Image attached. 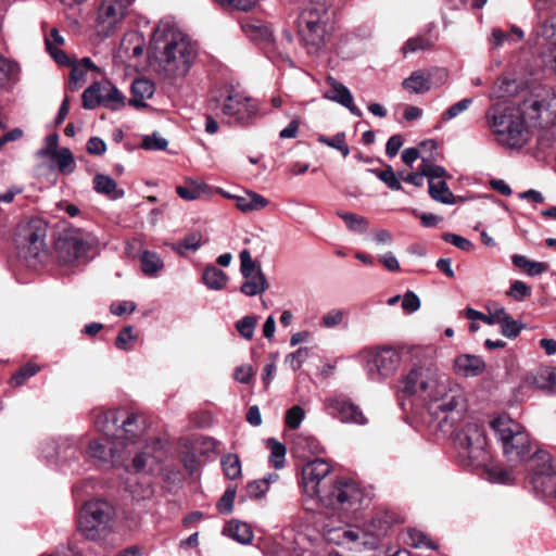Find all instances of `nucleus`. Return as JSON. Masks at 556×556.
Masks as SVG:
<instances>
[{
	"instance_id": "1a4fd4ad",
	"label": "nucleus",
	"mask_w": 556,
	"mask_h": 556,
	"mask_svg": "<svg viewBox=\"0 0 556 556\" xmlns=\"http://www.w3.org/2000/svg\"><path fill=\"white\" fill-rule=\"evenodd\" d=\"M115 518L114 506L105 500H91L80 509L78 530L88 540L96 541L110 528Z\"/></svg>"
},
{
	"instance_id": "79ce46f5",
	"label": "nucleus",
	"mask_w": 556,
	"mask_h": 556,
	"mask_svg": "<svg viewBox=\"0 0 556 556\" xmlns=\"http://www.w3.org/2000/svg\"><path fill=\"white\" fill-rule=\"evenodd\" d=\"M480 468L484 469L488 479L493 483L507 484L514 481V471L511 469H505L498 465H490L489 462Z\"/></svg>"
},
{
	"instance_id": "4d7b16f0",
	"label": "nucleus",
	"mask_w": 556,
	"mask_h": 556,
	"mask_svg": "<svg viewBox=\"0 0 556 556\" xmlns=\"http://www.w3.org/2000/svg\"><path fill=\"white\" fill-rule=\"evenodd\" d=\"M421 170L428 179H433L434 181L444 180L447 176L445 168L439 165L431 164L428 160L422 157Z\"/></svg>"
},
{
	"instance_id": "4be33fe9",
	"label": "nucleus",
	"mask_w": 556,
	"mask_h": 556,
	"mask_svg": "<svg viewBox=\"0 0 556 556\" xmlns=\"http://www.w3.org/2000/svg\"><path fill=\"white\" fill-rule=\"evenodd\" d=\"M530 41L543 49L540 53L543 64L556 72V17L535 28Z\"/></svg>"
},
{
	"instance_id": "ddd939ff",
	"label": "nucleus",
	"mask_w": 556,
	"mask_h": 556,
	"mask_svg": "<svg viewBox=\"0 0 556 556\" xmlns=\"http://www.w3.org/2000/svg\"><path fill=\"white\" fill-rule=\"evenodd\" d=\"M46 226L40 220H33L21 227L16 235L20 255L26 261H41L46 256Z\"/></svg>"
},
{
	"instance_id": "69168bd1",
	"label": "nucleus",
	"mask_w": 556,
	"mask_h": 556,
	"mask_svg": "<svg viewBox=\"0 0 556 556\" xmlns=\"http://www.w3.org/2000/svg\"><path fill=\"white\" fill-rule=\"evenodd\" d=\"M429 47V41L422 37L409 38L402 48L404 55L413 53L419 50H424Z\"/></svg>"
},
{
	"instance_id": "9d476101",
	"label": "nucleus",
	"mask_w": 556,
	"mask_h": 556,
	"mask_svg": "<svg viewBox=\"0 0 556 556\" xmlns=\"http://www.w3.org/2000/svg\"><path fill=\"white\" fill-rule=\"evenodd\" d=\"M135 0H98L93 27L98 36L108 38L123 26Z\"/></svg>"
},
{
	"instance_id": "052dcab7",
	"label": "nucleus",
	"mask_w": 556,
	"mask_h": 556,
	"mask_svg": "<svg viewBox=\"0 0 556 556\" xmlns=\"http://www.w3.org/2000/svg\"><path fill=\"white\" fill-rule=\"evenodd\" d=\"M58 144H59V136L56 134H51L46 137L45 147L39 149L36 152V155L40 159H43V157L51 159L53 155H55L59 152Z\"/></svg>"
},
{
	"instance_id": "bf43d9fd",
	"label": "nucleus",
	"mask_w": 556,
	"mask_h": 556,
	"mask_svg": "<svg viewBox=\"0 0 556 556\" xmlns=\"http://www.w3.org/2000/svg\"><path fill=\"white\" fill-rule=\"evenodd\" d=\"M472 104V99L465 98L453 105H451L447 110H445L442 114V119L444 122H448L455 117H457L459 114L465 112L469 109V106Z\"/></svg>"
},
{
	"instance_id": "a18cd8bd",
	"label": "nucleus",
	"mask_w": 556,
	"mask_h": 556,
	"mask_svg": "<svg viewBox=\"0 0 556 556\" xmlns=\"http://www.w3.org/2000/svg\"><path fill=\"white\" fill-rule=\"evenodd\" d=\"M266 447L269 450V462L276 469H281L286 460V446L274 438L266 441Z\"/></svg>"
},
{
	"instance_id": "20e7f679",
	"label": "nucleus",
	"mask_w": 556,
	"mask_h": 556,
	"mask_svg": "<svg viewBox=\"0 0 556 556\" xmlns=\"http://www.w3.org/2000/svg\"><path fill=\"white\" fill-rule=\"evenodd\" d=\"M521 114L525 118L528 139L532 129L539 131L538 142L542 149L552 148L556 143V94H531L521 102Z\"/></svg>"
},
{
	"instance_id": "338daca9",
	"label": "nucleus",
	"mask_w": 556,
	"mask_h": 556,
	"mask_svg": "<svg viewBox=\"0 0 556 556\" xmlns=\"http://www.w3.org/2000/svg\"><path fill=\"white\" fill-rule=\"evenodd\" d=\"M530 288L522 281L516 280L511 283L507 295L516 301H522L526 296L530 295Z\"/></svg>"
},
{
	"instance_id": "2f4dec72",
	"label": "nucleus",
	"mask_w": 556,
	"mask_h": 556,
	"mask_svg": "<svg viewBox=\"0 0 556 556\" xmlns=\"http://www.w3.org/2000/svg\"><path fill=\"white\" fill-rule=\"evenodd\" d=\"M223 534L231 538L240 544H250L253 540L251 527L238 520H231L223 530Z\"/></svg>"
},
{
	"instance_id": "dca6fc26",
	"label": "nucleus",
	"mask_w": 556,
	"mask_h": 556,
	"mask_svg": "<svg viewBox=\"0 0 556 556\" xmlns=\"http://www.w3.org/2000/svg\"><path fill=\"white\" fill-rule=\"evenodd\" d=\"M163 442L160 439H150L140 443V447L130 448L127 459L130 470L128 472L153 475L160 467Z\"/></svg>"
},
{
	"instance_id": "0e129e2a",
	"label": "nucleus",
	"mask_w": 556,
	"mask_h": 556,
	"mask_svg": "<svg viewBox=\"0 0 556 556\" xmlns=\"http://www.w3.org/2000/svg\"><path fill=\"white\" fill-rule=\"evenodd\" d=\"M269 488V480L268 479H260L254 480L250 482L247 485V492L250 497H261L263 496Z\"/></svg>"
},
{
	"instance_id": "3c124183",
	"label": "nucleus",
	"mask_w": 556,
	"mask_h": 556,
	"mask_svg": "<svg viewBox=\"0 0 556 556\" xmlns=\"http://www.w3.org/2000/svg\"><path fill=\"white\" fill-rule=\"evenodd\" d=\"M318 141L325 146L337 149L342 153L345 157L350 153V148L345 142V134L338 132L333 138H328L326 136H319Z\"/></svg>"
},
{
	"instance_id": "e433bc0d",
	"label": "nucleus",
	"mask_w": 556,
	"mask_h": 556,
	"mask_svg": "<svg viewBox=\"0 0 556 556\" xmlns=\"http://www.w3.org/2000/svg\"><path fill=\"white\" fill-rule=\"evenodd\" d=\"M532 383L538 389L556 393V369L553 367L538 369L532 376Z\"/></svg>"
},
{
	"instance_id": "bb28decb",
	"label": "nucleus",
	"mask_w": 556,
	"mask_h": 556,
	"mask_svg": "<svg viewBox=\"0 0 556 556\" xmlns=\"http://www.w3.org/2000/svg\"><path fill=\"white\" fill-rule=\"evenodd\" d=\"M454 367L464 377H476L484 371L485 364L479 356L464 354L455 359Z\"/></svg>"
},
{
	"instance_id": "7c9ffc66",
	"label": "nucleus",
	"mask_w": 556,
	"mask_h": 556,
	"mask_svg": "<svg viewBox=\"0 0 556 556\" xmlns=\"http://www.w3.org/2000/svg\"><path fill=\"white\" fill-rule=\"evenodd\" d=\"M523 38L525 31L516 25H511L508 29L494 28L491 34V42L496 48L504 45L514 46Z\"/></svg>"
},
{
	"instance_id": "c85d7f7f",
	"label": "nucleus",
	"mask_w": 556,
	"mask_h": 556,
	"mask_svg": "<svg viewBox=\"0 0 556 556\" xmlns=\"http://www.w3.org/2000/svg\"><path fill=\"white\" fill-rule=\"evenodd\" d=\"M146 40L142 34L132 30L124 35L121 46L119 53L126 58H137L143 53Z\"/></svg>"
},
{
	"instance_id": "6e6552de",
	"label": "nucleus",
	"mask_w": 556,
	"mask_h": 556,
	"mask_svg": "<svg viewBox=\"0 0 556 556\" xmlns=\"http://www.w3.org/2000/svg\"><path fill=\"white\" fill-rule=\"evenodd\" d=\"M97 239L78 228L62 230L55 241V252L61 264L76 266L88 262Z\"/></svg>"
},
{
	"instance_id": "393cba45",
	"label": "nucleus",
	"mask_w": 556,
	"mask_h": 556,
	"mask_svg": "<svg viewBox=\"0 0 556 556\" xmlns=\"http://www.w3.org/2000/svg\"><path fill=\"white\" fill-rule=\"evenodd\" d=\"M327 84L329 85V89L324 94L326 99L346 108L354 116H362V111L354 105L353 96L344 85L338 83L332 77L327 79Z\"/></svg>"
},
{
	"instance_id": "f704fd0d",
	"label": "nucleus",
	"mask_w": 556,
	"mask_h": 556,
	"mask_svg": "<svg viewBox=\"0 0 556 556\" xmlns=\"http://www.w3.org/2000/svg\"><path fill=\"white\" fill-rule=\"evenodd\" d=\"M489 314H483L477 309L468 307L465 315L470 320H481L486 325H495L500 323V317L504 314V307L497 303H491L488 305Z\"/></svg>"
},
{
	"instance_id": "b1692460",
	"label": "nucleus",
	"mask_w": 556,
	"mask_h": 556,
	"mask_svg": "<svg viewBox=\"0 0 556 556\" xmlns=\"http://www.w3.org/2000/svg\"><path fill=\"white\" fill-rule=\"evenodd\" d=\"M121 410L118 409H103L94 408L91 412L96 428L105 437H114L117 433L121 422Z\"/></svg>"
},
{
	"instance_id": "13d9d810",
	"label": "nucleus",
	"mask_w": 556,
	"mask_h": 556,
	"mask_svg": "<svg viewBox=\"0 0 556 556\" xmlns=\"http://www.w3.org/2000/svg\"><path fill=\"white\" fill-rule=\"evenodd\" d=\"M409 544L414 547L420 548L426 547L429 549H435L437 544L430 540L424 532L418 530H410L408 532Z\"/></svg>"
},
{
	"instance_id": "f8f14e48",
	"label": "nucleus",
	"mask_w": 556,
	"mask_h": 556,
	"mask_svg": "<svg viewBox=\"0 0 556 556\" xmlns=\"http://www.w3.org/2000/svg\"><path fill=\"white\" fill-rule=\"evenodd\" d=\"M531 484L543 497L556 498V460L543 450H538L531 457Z\"/></svg>"
},
{
	"instance_id": "680f3d73",
	"label": "nucleus",
	"mask_w": 556,
	"mask_h": 556,
	"mask_svg": "<svg viewBox=\"0 0 556 556\" xmlns=\"http://www.w3.org/2000/svg\"><path fill=\"white\" fill-rule=\"evenodd\" d=\"M134 328L131 326L124 327L117 334L115 345L117 349L123 351L131 350V342L135 341L136 337L132 333Z\"/></svg>"
},
{
	"instance_id": "6e6d98bb",
	"label": "nucleus",
	"mask_w": 556,
	"mask_h": 556,
	"mask_svg": "<svg viewBox=\"0 0 556 556\" xmlns=\"http://www.w3.org/2000/svg\"><path fill=\"white\" fill-rule=\"evenodd\" d=\"M168 141L159 132H153L143 137L141 147L146 150L162 151L167 148Z\"/></svg>"
},
{
	"instance_id": "6ab92c4d",
	"label": "nucleus",
	"mask_w": 556,
	"mask_h": 556,
	"mask_svg": "<svg viewBox=\"0 0 556 556\" xmlns=\"http://www.w3.org/2000/svg\"><path fill=\"white\" fill-rule=\"evenodd\" d=\"M240 273L243 282L240 291L247 296H255L264 293L269 285L262 270L261 264L254 261L248 250L240 252Z\"/></svg>"
},
{
	"instance_id": "0eeeda50",
	"label": "nucleus",
	"mask_w": 556,
	"mask_h": 556,
	"mask_svg": "<svg viewBox=\"0 0 556 556\" xmlns=\"http://www.w3.org/2000/svg\"><path fill=\"white\" fill-rule=\"evenodd\" d=\"M455 444L459 462L464 467L478 469L490 462L485 432L482 426L468 422L456 434Z\"/></svg>"
},
{
	"instance_id": "c03bdc74",
	"label": "nucleus",
	"mask_w": 556,
	"mask_h": 556,
	"mask_svg": "<svg viewBox=\"0 0 556 556\" xmlns=\"http://www.w3.org/2000/svg\"><path fill=\"white\" fill-rule=\"evenodd\" d=\"M338 216L345 223L348 229L356 233H365L369 222L366 217L350 212H338Z\"/></svg>"
},
{
	"instance_id": "72a5a7b5",
	"label": "nucleus",
	"mask_w": 556,
	"mask_h": 556,
	"mask_svg": "<svg viewBox=\"0 0 556 556\" xmlns=\"http://www.w3.org/2000/svg\"><path fill=\"white\" fill-rule=\"evenodd\" d=\"M94 190L108 195L112 200L124 197V190L118 189L115 180L108 175L98 174L93 178Z\"/></svg>"
},
{
	"instance_id": "c9c22d12",
	"label": "nucleus",
	"mask_w": 556,
	"mask_h": 556,
	"mask_svg": "<svg viewBox=\"0 0 556 556\" xmlns=\"http://www.w3.org/2000/svg\"><path fill=\"white\" fill-rule=\"evenodd\" d=\"M202 281L210 290L219 291L226 287L228 276L216 266L208 265L203 270Z\"/></svg>"
},
{
	"instance_id": "412c9836",
	"label": "nucleus",
	"mask_w": 556,
	"mask_h": 556,
	"mask_svg": "<svg viewBox=\"0 0 556 556\" xmlns=\"http://www.w3.org/2000/svg\"><path fill=\"white\" fill-rule=\"evenodd\" d=\"M220 114L230 123L249 124L258 115V106L255 100L240 92L228 94L220 105Z\"/></svg>"
},
{
	"instance_id": "5fc2aeb1",
	"label": "nucleus",
	"mask_w": 556,
	"mask_h": 556,
	"mask_svg": "<svg viewBox=\"0 0 556 556\" xmlns=\"http://www.w3.org/2000/svg\"><path fill=\"white\" fill-rule=\"evenodd\" d=\"M304 417V409L301 406L295 405L287 410L285 416V424L289 429L295 430L301 426Z\"/></svg>"
},
{
	"instance_id": "2eb2a0df",
	"label": "nucleus",
	"mask_w": 556,
	"mask_h": 556,
	"mask_svg": "<svg viewBox=\"0 0 556 556\" xmlns=\"http://www.w3.org/2000/svg\"><path fill=\"white\" fill-rule=\"evenodd\" d=\"M87 454L105 468L122 467L126 471L130 470L127 464L129 457L122 448L121 442H117L114 437L104 435L103 438L91 440L88 444Z\"/></svg>"
},
{
	"instance_id": "a19ab883",
	"label": "nucleus",
	"mask_w": 556,
	"mask_h": 556,
	"mask_svg": "<svg viewBox=\"0 0 556 556\" xmlns=\"http://www.w3.org/2000/svg\"><path fill=\"white\" fill-rule=\"evenodd\" d=\"M127 491L136 503L150 501L154 494V489L150 481L131 482L128 484Z\"/></svg>"
},
{
	"instance_id": "8fccbe9b",
	"label": "nucleus",
	"mask_w": 556,
	"mask_h": 556,
	"mask_svg": "<svg viewBox=\"0 0 556 556\" xmlns=\"http://www.w3.org/2000/svg\"><path fill=\"white\" fill-rule=\"evenodd\" d=\"M38 371H40V367L36 364H26L22 367L15 375L10 379V384L14 388H18L23 386L27 379L35 376Z\"/></svg>"
},
{
	"instance_id": "774afa93",
	"label": "nucleus",
	"mask_w": 556,
	"mask_h": 556,
	"mask_svg": "<svg viewBox=\"0 0 556 556\" xmlns=\"http://www.w3.org/2000/svg\"><path fill=\"white\" fill-rule=\"evenodd\" d=\"M40 556H83V554L74 545L67 543L60 544L52 553L42 554Z\"/></svg>"
},
{
	"instance_id": "de8ad7c7",
	"label": "nucleus",
	"mask_w": 556,
	"mask_h": 556,
	"mask_svg": "<svg viewBox=\"0 0 556 556\" xmlns=\"http://www.w3.org/2000/svg\"><path fill=\"white\" fill-rule=\"evenodd\" d=\"M498 319H500L498 324H501V332L503 336H505L506 338H509V339H514V338L518 337V334L520 333V331L523 327L519 321L514 320L510 317V315L506 313L505 309H504V314Z\"/></svg>"
},
{
	"instance_id": "37998d69",
	"label": "nucleus",
	"mask_w": 556,
	"mask_h": 556,
	"mask_svg": "<svg viewBox=\"0 0 556 556\" xmlns=\"http://www.w3.org/2000/svg\"><path fill=\"white\" fill-rule=\"evenodd\" d=\"M58 170L62 174H71L76 167V163L73 153L68 148H62L59 152L50 159Z\"/></svg>"
},
{
	"instance_id": "7ed1b4c3",
	"label": "nucleus",
	"mask_w": 556,
	"mask_h": 556,
	"mask_svg": "<svg viewBox=\"0 0 556 556\" xmlns=\"http://www.w3.org/2000/svg\"><path fill=\"white\" fill-rule=\"evenodd\" d=\"M485 123L501 146L515 149L528 142L521 103L515 105L511 101L503 100L491 104L485 112Z\"/></svg>"
},
{
	"instance_id": "f03ea898",
	"label": "nucleus",
	"mask_w": 556,
	"mask_h": 556,
	"mask_svg": "<svg viewBox=\"0 0 556 556\" xmlns=\"http://www.w3.org/2000/svg\"><path fill=\"white\" fill-rule=\"evenodd\" d=\"M151 41L159 68L166 79L182 78L189 73L197 56V47L172 20L157 23Z\"/></svg>"
},
{
	"instance_id": "473e14b6",
	"label": "nucleus",
	"mask_w": 556,
	"mask_h": 556,
	"mask_svg": "<svg viewBox=\"0 0 556 556\" xmlns=\"http://www.w3.org/2000/svg\"><path fill=\"white\" fill-rule=\"evenodd\" d=\"M236 206L244 213L260 211L268 205V200L256 192H245L244 195L233 197Z\"/></svg>"
},
{
	"instance_id": "09e8293b",
	"label": "nucleus",
	"mask_w": 556,
	"mask_h": 556,
	"mask_svg": "<svg viewBox=\"0 0 556 556\" xmlns=\"http://www.w3.org/2000/svg\"><path fill=\"white\" fill-rule=\"evenodd\" d=\"M202 244V235L200 232H191L187 235L180 242L173 245V249L180 255L185 254V251L191 250L197 251Z\"/></svg>"
},
{
	"instance_id": "f257e3e1",
	"label": "nucleus",
	"mask_w": 556,
	"mask_h": 556,
	"mask_svg": "<svg viewBox=\"0 0 556 556\" xmlns=\"http://www.w3.org/2000/svg\"><path fill=\"white\" fill-rule=\"evenodd\" d=\"M400 392L415 396L438 420L443 432L453 428L466 409L463 389L430 358L414 363L399 382Z\"/></svg>"
},
{
	"instance_id": "9b49d317",
	"label": "nucleus",
	"mask_w": 556,
	"mask_h": 556,
	"mask_svg": "<svg viewBox=\"0 0 556 556\" xmlns=\"http://www.w3.org/2000/svg\"><path fill=\"white\" fill-rule=\"evenodd\" d=\"M364 496V491L357 482L342 478L328 488L319 504L336 510H356L362 506Z\"/></svg>"
},
{
	"instance_id": "39448f33",
	"label": "nucleus",
	"mask_w": 556,
	"mask_h": 556,
	"mask_svg": "<svg viewBox=\"0 0 556 556\" xmlns=\"http://www.w3.org/2000/svg\"><path fill=\"white\" fill-rule=\"evenodd\" d=\"M503 455L510 467L518 466L530 459L531 441L526 428L507 415H501L491 421Z\"/></svg>"
},
{
	"instance_id": "603ef678",
	"label": "nucleus",
	"mask_w": 556,
	"mask_h": 556,
	"mask_svg": "<svg viewBox=\"0 0 556 556\" xmlns=\"http://www.w3.org/2000/svg\"><path fill=\"white\" fill-rule=\"evenodd\" d=\"M257 325L255 316H244L236 323V329L247 340H252Z\"/></svg>"
},
{
	"instance_id": "ea45409f",
	"label": "nucleus",
	"mask_w": 556,
	"mask_h": 556,
	"mask_svg": "<svg viewBox=\"0 0 556 556\" xmlns=\"http://www.w3.org/2000/svg\"><path fill=\"white\" fill-rule=\"evenodd\" d=\"M429 194L437 202H440L443 204H454L455 203V197L448 189L445 180L434 181L433 179H430Z\"/></svg>"
},
{
	"instance_id": "cd10ccee",
	"label": "nucleus",
	"mask_w": 556,
	"mask_h": 556,
	"mask_svg": "<svg viewBox=\"0 0 556 556\" xmlns=\"http://www.w3.org/2000/svg\"><path fill=\"white\" fill-rule=\"evenodd\" d=\"M362 531L358 529H351L346 527L339 528H325L324 536L329 543H333L337 545H349L355 543L359 536ZM365 535V533L363 532Z\"/></svg>"
},
{
	"instance_id": "5701e85b",
	"label": "nucleus",
	"mask_w": 556,
	"mask_h": 556,
	"mask_svg": "<svg viewBox=\"0 0 556 556\" xmlns=\"http://www.w3.org/2000/svg\"><path fill=\"white\" fill-rule=\"evenodd\" d=\"M327 413L345 424L366 425L368 422L362 409L344 397H332L325 402Z\"/></svg>"
},
{
	"instance_id": "c756f323",
	"label": "nucleus",
	"mask_w": 556,
	"mask_h": 556,
	"mask_svg": "<svg viewBox=\"0 0 556 556\" xmlns=\"http://www.w3.org/2000/svg\"><path fill=\"white\" fill-rule=\"evenodd\" d=\"M155 86L153 81L147 78H138L131 85L132 97L130 104L135 108H144L146 101L153 97Z\"/></svg>"
},
{
	"instance_id": "a878e982",
	"label": "nucleus",
	"mask_w": 556,
	"mask_h": 556,
	"mask_svg": "<svg viewBox=\"0 0 556 556\" xmlns=\"http://www.w3.org/2000/svg\"><path fill=\"white\" fill-rule=\"evenodd\" d=\"M244 34L253 41L274 45L275 36L270 24L261 21H250L242 25Z\"/></svg>"
},
{
	"instance_id": "4468645a",
	"label": "nucleus",
	"mask_w": 556,
	"mask_h": 556,
	"mask_svg": "<svg viewBox=\"0 0 556 556\" xmlns=\"http://www.w3.org/2000/svg\"><path fill=\"white\" fill-rule=\"evenodd\" d=\"M331 465L323 458L307 462L302 467V486L304 496L321 502V495L327 493V478L331 473Z\"/></svg>"
},
{
	"instance_id": "49530a36",
	"label": "nucleus",
	"mask_w": 556,
	"mask_h": 556,
	"mask_svg": "<svg viewBox=\"0 0 556 556\" xmlns=\"http://www.w3.org/2000/svg\"><path fill=\"white\" fill-rule=\"evenodd\" d=\"M220 465L226 478L235 480L241 476V462L236 454H226L220 459Z\"/></svg>"
},
{
	"instance_id": "aec40b11",
	"label": "nucleus",
	"mask_w": 556,
	"mask_h": 556,
	"mask_svg": "<svg viewBox=\"0 0 556 556\" xmlns=\"http://www.w3.org/2000/svg\"><path fill=\"white\" fill-rule=\"evenodd\" d=\"M123 104V94L110 81L94 83L83 93V105L87 110H93L100 105L118 110Z\"/></svg>"
},
{
	"instance_id": "423d86ee",
	"label": "nucleus",
	"mask_w": 556,
	"mask_h": 556,
	"mask_svg": "<svg viewBox=\"0 0 556 556\" xmlns=\"http://www.w3.org/2000/svg\"><path fill=\"white\" fill-rule=\"evenodd\" d=\"M330 21L331 12L323 1H311L299 14L296 31L309 53L325 45Z\"/></svg>"
},
{
	"instance_id": "4c0bfd02",
	"label": "nucleus",
	"mask_w": 556,
	"mask_h": 556,
	"mask_svg": "<svg viewBox=\"0 0 556 556\" xmlns=\"http://www.w3.org/2000/svg\"><path fill=\"white\" fill-rule=\"evenodd\" d=\"M403 88L412 93H425L430 90V78L422 71H415L403 80Z\"/></svg>"
},
{
	"instance_id": "e2e57ef3",
	"label": "nucleus",
	"mask_w": 556,
	"mask_h": 556,
	"mask_svg": "<svg viewBox=\"0 0 556 556\" xmlns=\"http://www.w3.org/2000/svg\"><path fill=\"white\" fill-rule=\"evenodd\" d=\"M236 497V489L232 486L227 488L223 496L217 503V509L222 514H230L233 509V502Z\"/></svg>"
},
{
	"instance_id": "864d4df0",
	"label": "nucleus",
	"mask_w": 556,
	"mask_h": 556,
	"mask_svg": "<svg viewBox=\"0 0 556 556\" xmlns=\"http://www.w3.org/2000/svg\"><path fill=\"white\" fill-rule=\"evenodd\" d=\"M381 181H383L391 190H402V185L391 166H387L384 170L370 169Z\"/></svg>"
},
{
	"instance_id": "f3484780",
	"label": "nucleus",
	"mask_w": 556,
	"mask_h": 556,
	"mask_svg": "<svg viewBox=\"0 0 556 556\" xmlns=\"http://www.w3.org/2000/svg\"><path fill=\"white\" fill-rule=\"evenodd\" d=\"M401 364V355L392 348L366 353L365 371L371 381L380 382L391 377Z\"/></svg>"
},
{
	"instance_id": "58836bf2",
	"label": "nucleus",
	"mask_w": 556,
	"mask_h": 556,
	"mask_svg": "<svg viewBox=\"0 0 556 556\" xmlns=\"http://www.w3.org/2000/svg\"><path fill=\"white\" fill-rule=\"evenodd\" d=\"M140 267L146 276L153 277L164 267V263L156 252L142 251L140 256Z\"/></svg>"
},
{
	"instance_id": "a211bd4d",
	"label": "nucleus",
	"mask_w": 556,
	"mask_h": 556,
	"mask_svg": "<svg viewBox=\"0 0 556 556\" xmlns=\"http://www.w3.org/2000/svg\"><path fill=\"white\" fill-rule=\"evenodd\" d=\"M121 422L115 435V440L121 442L122 448L130 456V448L140 447V443L149 438H146V422L142 416L130 413L128 410H121Z\"/></svg>"
}]
</instances>
